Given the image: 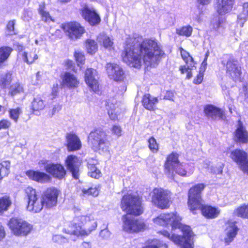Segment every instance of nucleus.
I'll return each instance as SVG.
<instances>
[{"instance_id": "f257e3e1", "label": "nucleus", "mask_w": 248, "mask_h": 248, "mask_svg": "<svg viewBox=\"0 0 248 248\" xmlns=\"http://www.w3.org/2000/svg\"><path fill=\"white\" fill-rule=\"evenodd\" d=\"M164 54L156 41L145 39L140 44L127 45L122 57L124 62L128 65L139 68L142 60L147 66L155 67Z\"/></svg>"}, {"instance_id": "f03ea898", "label": "nucleus", "mask_w": 248, "mask_h": 248, "mask_svg": "<svg viewBox=\"0 0 248 248\" xmlns=\"http://www.w3.org/2000/svg\"><path fill=\"white\" fill-rule=\"evenodd\" d=\"M181 218L176 214L169 213L160 215L154 219V222L161 226L170 225L172 230L180 229L183 233V237L175 234H170L167 231L163 230L159 232L164 237L173 242L175 244L181 246L183 248H193V233L189 226L180 222Z\"/></svg>"}, {"instance_id": "7ed1b4c3", "label": "nucleus", "mask_w": 248, "mask_h": 248, "mask_svg": "<svg viewBox=\"0 0 248 248\" xmlns=\"http://www.w3.org/2000/svg\"><path fill=\"white\" fill-rule=\"evenodd\" d=\"M121 207L123 211L127 213L123 216L124 230L128 232H135L145 229L146 225L141 220L135 219L131 215L139 216L143 212L140 198L132 194L125 195L122 198Z\"/></svg>"}, {"instance_id": "20e7f679", "label": "nucleus", "mask_w": 248, "mask_h": 248, "mask_svg": "<svg viewBox=\"0 0 248 248\" xmlns=\"http://www.w3.org/2000/svg\"><path fill=\"white\" fill-rule=\"evenodd\" d=\"M76 216L67 228L64 229L66 233L76 235H88L97 227V222L92 216H80L78 208L74 209Z\"/></svg>"}, {"instance_id": "39448f33", "label": "nucleus", "mask_w": 248, "mask_h": 248, "mask_svg": "<svg viewBox=\"0 0 248 248\" xmlns=\"http://www.w3.org/2000/svg\"><path fill=\"white\" fill-rule=\"evenodd\" d=\"M88 143L95 152L105 153L109 152L110 143L106 132L101 129L91 131L88 137Z\"/></svg>"}, {"instance_id": "423d86ee", "label": "nucleus", "mask_w": 248, "mask_h": 248, "mask_svg": "<svg viewBox=\"0 0 248 248\" xmlns=\"http://www.w3.org/2000/svg\"><path fill=\"white\" fill-rule=\"evenodd\" d=\"M186 164L181 163L178 160V155L172 153L170 155L164 165L165 172L169 177H173L174 172L184 176L186 174Z\"/></svg>"}, {"instance_id": "0eeeda50", "label": "nucleus", "mask_w": 248, "mask_h": 248, "mask_svg": "<svg viewBox=\"0 0 248 248\" xmlns=\"http://www.w3.org/2000/svg\"><path fill=\"white\" fill-rule=\"evenodd\" d=\"M204 187L205 185L203 184H198L189 190L188 205L190 211L194 214L202 207L201 194Z\"/></svg>"}, {"instance_id": "6e6552de", "label": "nucleus", "mask_w": 248, "mask_h": 248, "mask_svg": "<svg viewBox=\"0 0 248 248\" xmlns=\"http://www.w3.org/2000/svg\"><path fill=\"white\" fill-rule=\"evenodd\" d=\"M28 205L27 210L33 213H38L42 210L44 205L41 198L37 195L36 190L31 187L25 189Z\"/></svg>"}, {"instance_id": "1a4fd4ad", "label": "nucleus", "mask_w": 248, "mask_h": 248, "mask_svg": "<svg viewBox=\"0 0 248 248\" xmlns=\"http://www.w3.org/2000/svg\"><path fill=\"white\" fill-rule=\"evenodd\" d=\"M9 226L13 234L16 236H27L31 231L32 226L27 221L17 218H12Z\"/></svg>"}, {"instance_id": "9d476101", "label": "nucleus", "mask_w": 248, "mask_h": 248, "mask_svg": "<svg viewBox=\"0 0 248 248\" xmlns=\"http://www.w3.org/2000/svg\"><path fill=\"white\" fill-rule=\"evenodd\" d=\"M170 192L161 188H155L153 191L152 202L161 209L169 207L170 202Z\"/></svg>"}, {"instance_id": "9b49d317", "label": "nucleus", "mask_w": 248, "mask_h": 248, "mask_svg": "<svg viewBox=\"0 0 248 248\" xmlns=\"http://www.w3.org/2000/svg\"><path fill=\"white\" fill-rule=\"evenodd\" d=\"M225 66L227 74L234 81L239 80L241 75V67L237 60L229 59L226 62H222Z\"/></svg>"}, {"instance_id": "f8f14e48", "label": "nucleus", "mask_w": 248, "mask_h": 248, "mask_svg": "<svg viewBox=\"0 0 248 248\" xmlns=\"http://www.w3.org/2000/svg\"><path fill=\"white\" fill-rule=\"evenodd\" d=\"M80 14L82 17L91 25H96L101 21L99 15L93 7L85 5L81 9Z\"/></svg>"}, {"instance_id": "ddd939ff", "label": "nucleus", "mask_w": 248, "mask_h": 248, "mask_svg": "<svg viewBox=\"0 0 248 248\" xmlns=\"http://www.w3.org/2000/svg\"><path fill=\"white\" fill-rule=\"evenodd\" d=\"M230 156L244 172L248 174V158L246 152L236 149L232 152Z\"/></svg>"}, {"instance_id": "4468645a", "label": "nucleus", "mask_w": 248, "mask_h": 248, "mask_svg": "<svg viewBox=\"0 0 248 248\" xmlns=\"http://www.w3.org/2000/svg\"><path fill=\"white\" fill-rule=\"evenodd\" d=\"M63 29L69 37L72 40L79 38L84 33L83 27L79 23L76 22H69L63 26Z\"/></svg>"}, {"instance_id": "2eb2a0df", "label": "nucleus", "mask_w": 248, "mask_h": 248, "mask_svg": "<svg viewBox=\"0 0 248 248\" xmlns=\"http://www.w3.org/2000/svg\"><path fill=\"white\" fill-rule=\"evenodd\" d=\"M59 195L58 190L54 188L47 189L41 198L44 205L47 208L56 206Z\"/></svg>"}, {"instance_id": "dca6fc26", "label": "nucleus", "mask_w": 248, "mask_h": 248, "mask_svg": "<svg viewBox=\"0 0 248 248\" xmlns=\"http://www.w3.org/2000/svg\"><path fill=\"white\" fill-rule=\"evenodd\" d=\"M108 77L115 81H122L124 78V72L123 68L119 65L108 63L106 66Z\"/></svg>"}, {"instance_id": "f3484780", "label": "nucleus", "mask_w": 248, "mask_h": 248, "mask_svg": "<svg viewBox=\"0 0 248 248\" xmlns=\"http://www.w3.org/2000/svg\"><path fill=\"white\" fill-rule=\"evenodd\" d=\"M45 169L53 177L59 179H62L66 174L65 170L60 164L47 163L45 166Z\"/></svg>"}, {"instance_id": "a211bd4d", "label": "nucleus", "mask_w": 248, "mask_h": 248, "mask_svg": "<svg viewBox=\"0 0 248 248\" xmlns=\"http://www.w3.org/2000/svg\"><path fill=\"white\" fill-rule=\"evenodd\" d=\"M97 72L92 68L87 69L85 73V80L88 86L94 92L98 91L99 84Z\"/></svg>"}, {"instance_id": "6ab92c4d", "label": "nucleus", "mask_w": 248, "mask_h": 248, "mask_svg": "<svg viewBox=\"0 0 248 248\" xmlns=\"http://www.w3.org/2000/svg\"><path fill=\"white\" fill-rule=\"evenodd\" d=\"M65 163L68 170L72 173L73 177L77 179L79 176V167L80 160L76 156L70 155L67 156Z\"/></svg>"}, {"instance_id": "aec40b11", "label": "nucleus", "mask_w": 248, "mask_h": 248, "mask_svg": "<svg viewBox=\"0 0 248 248\" xmlns=\"http://www.w3.org/2000/svg\"><path fill=\"white\" fill-rule=\"evenodd\" d=\"M234 139L236 141L245 143L248 142V132L243 123L238 120L234 133Z\"/></svg>"}, {"instance_id": "412c9836", "label": "nucleus", "mask_w": 248, "mask_h": 248, "mask_svg": "<svg viewBox=\"0 0 248 248\" xmlns=\"http://www.w3.org/2000/svg\"><path fill=\"white\" fill-rule=\"evenodd\" d=\"M66 139L68 151H75L81 149L82 146L81 142L76 134L73 133H67Z\"/></svg>"}, {"instance_id": "4be33fe9", "label": "nucleus", "mask_w": 248, "mask_h": 248, "mask_svg": "<svg viewBox=\"0 0 248 248\" xmlns=\"http://www.w3.org/2000/svg\"><path fill=\"white\" fill-rule=\"evenodd\" d=\"M204 111L207 117L214 120L224 119L225 117L224 112L221 109L213 105L206 106Z\"/></svg>"}, {"instance_id": "5701e85b", "label": "nucleus", "mask_w": 248, "mask_h": 248, "mask_svg": "<svg viewBox=\"0 0 248 248\" xmlns=\"http://www.w3.org/2000/svg\"><path fill=\"white\" fill-rule=\"evenodd\" d=\"M238 229L235 222H228L226 224V228L225 230L226 236L224 238L225 243L229 245L235 237Z\"/></svg>"}, {"instance_id": "b1692460", "label": "nucleus", "mask_w": 248, "mask_h": 248, "mask_svg": "<svg viewBox=\"0 0 248 248\" xmlns=\"http://www.w3.org/2000/svg\"><path fill=\"white\" fill-rule=\"evenodd\" d=\"M79 81L77 78L69 72H65L62 78V85L63 87L74 88L78 87Z\"/></svg>"}, {"instance_id": "393cba45", "label": "nucleus", "mask_w": 248, "mask_h": 248, "mask_svg": "<svg viewBox=\"0 0 248 248\" xmlns=\"http://www.w3.org/2000/svg\"><path fill=\"white\" fill-rule=\"evenodd\" d=\"M233 0H217L216 8L218 14L224 15L231 11Z\"/></svg>"}, {"instance_id": "a878e982", "label": "nucleus", "mask_w": 248, "mask_h": 248, "mask_svg": "<svg viewBox=\"0 0 248 248\" xmlns=\"http://www.w3.org/2000/svg\"><path fill=\"white\" fill-rule=\"evenodd\" d=\"M45 107V101L40 95L34 96L30 107L34 114L38 115L40 111L43 110Z\"/></svg>"}, {"instance_id": "bb28decb", "label": "nucleus", "mask_w": 248, "mask_h": 248, "mask_svg": "<svg viewBox=\"0 0 248 248\" xmlns=\"http://www.w3.org/2000/svg\"><path fill=\"white\" fill-rule=\"evenodd\" d=\"M26 174L30 179L40 183L48 182L50 179L48 174L39 171L30 170Z\"/></svg>"}, {"instance_id": "cd10ccee", "label": "nucleus", "mask_w": 248, "mask_h": 248, "mask_svg": "<svg viewBox=\"0 0 248 248\" xmlns=\"http://www.w3.org/2000/svg\"><path fill=\"white\" fill-rule=\"evenodd\" d=\"M181 56L186 62V65L180 67V71L182 74H184L185 70L187 71L194 67V62L193 58L186 50L182 49L181 50Z\"/></svg>"}, {"instance_id": "c85d7f7f", "label": "nucleus", "mask_w": 248, "mask_h": 248, "mask_svg": "<svg viewBox=\"0 0 248 248\" xmlns=\"http://www.w3.org/2000/svg\"><path fill=\"white\" fill-rule=\"evenodd\" d=\"M199 210L201 211L203 216L208 218H216L220 213V211L217 208L211 206L203 205L202 203V207Z\"/></svg>"}, {"instance_id": "c756f323", "label": "nucleus", "mask_w": 248, "mask_h": 248, "mask_svg": "<svg viewBox=\"0 0 248 248\" xmlns=\"http://www.w3.org/2000/svg\"><path fill=\"white\" fill-rule=\"evenodd\" d=\"M158 100L157 97L151 96L150 94H145L142 100V104L143 107L149 110H154L155 109V105Z\"/></svg>"}, {"instance_id": "7c9ffc66", "label": "nucleus", "mask_w": 248, "mask_h": 248, "mask_svg": "<svg viewBox=\"0 0 248 248\" xmlns=\"http://www.w3.org/2000/svg\"><path fill=\"white\" fill-rule=\"evenodd\" d=\"M97 41L101 45H103L107 49L110 50L113 48V42L104 33H101L98 35Z\"/></svg>"}, {"instance_id": "2f4dec72", "label": "nucleus", "mask_w": 248, "mask_h": 248, "mask_svg": "<svg viewBox=\"0 0 248 248\" xmlns=\"http://www.w3.org/2000/svg\"><path fill=\"white\" fill-rule=\"evenodd\" d=\"M35 49H32L30 53L23 52L20 53L23 61L29 64H32L38 59V55L35 53Z\"/></svg>"}, {"instance_id": "473e14b6", "label": "nucleus", "mask_w": 248, "mask_h": 248, "mask_svg": "<svg viewBox=\"0 0 248 248\" xmlns=\"http://www.w3.org/2000/svg\"><path fill=\"white\" fill-rule=\"evenodd\" d=\"M12 74L7 71L0 72V85L4 88L8 86L12 81Z\"/></svg>"}, {"instance_id": "72a5a7b5", "label": "nucleus", "mask_w": 248, "mask_h": 248, "mask_svg": "<svg viewBox=\"0 0 248 248\" xmlns=\"http://www.w3.org/2000/svg\"><path fill=\"white\" fill-rule=\"evenodd\" d=\"M13 49L8 46H3L0 47V66L8 59Z\"/></svg>"}, {"instance_id": "f704fd0d", "label": "nucleus", "mask_w": 248, "mask_h": 248, "mask_svg": "<svg viewBox=\"0 0 248 248\" xmlns=\"http://www.w3.org/2000/svg\"><path fill=\"white\" fill-rule=\"evenodd\" d=\"M38 12L41 16L42 20L44 22L47 23L51 21H54V20L50 16L49 12L45 10V2H43L40 4L38 8Z\"/></svg>"}, {"instance_id": "c9c22d12", "label": "nucleus", "mask_w": 248, "mask_h": 248, "mask_svg": "<svg viewBox=\"0 0 248 248\" xmlns=\"http://www.w3.org/2000/svg\"><path fill=\"white\" fill-rule=\"evenodd\" d=\"M12 204V201L10 197L4 196L0 198V214H3L7 211Z\"/></svg>"}, {"instance_id": "e433bc0d", "label": "nucleus", "mask_w": 248, "mask_h": 248, "mask_svg": "<svg viewBox=\"0 0 248 248\" xmlns=\"http://www.w3.org/2000/svg\"><path fill=\"white\" fill-rule=\"evenodd\" d=\"M233 214L238 217L248 218V204H244L238 207L233 212Z\"/></svg>"}, {"instance_id": "4c0bfd02", "label": "nucleus", "mask_w": 248, "mask_h": 248, "mask_svg": "<svg viewBox=\"0 0 248 248\" xmlns=\"http://www.w3.org/2000/svg\"><path fill=\"white\" fill-rule=\"evenodd\" d=\"M243 11L238 16V23L241 27H243L244 23L248 17V2L244 3L243 6Z\"/></svg>"}, {"instance_id": "58836bf2", "label": "nucleus", "mask_w": 248, "mask_h": 248, "mask_svg": "<svg viewBox=\"0 0 248 248\" xmlns=\"http://www.w3.org/2000/svg\"><path fill=\"white\" fill-rule=\"evenodd\" d=\"M85 47L87 52L92 55L94 54L98 49L97 45L95 41L90 39L86 41Z\"/></svg>"}, {"instance_id": "ea45409f", "label": "nucleus", "mask_w": 248, "mask_h": 248, "mask_svg": "<svg viewBox=\"0 0 248 248\" xmlns=\"http://www.w3.org/2000/svg\"><path fill=\"white\" fill-rule=\"evenodd\" d=\"M10 163L8 161L0 163V180L6 176L9 173Z\"/></svg>"}, {"instance_id": "a19ab883", "label": "nucleus", "mask_w": 248, "mask_h": 248, "mask_svg": "<svg viewBox=\"0 0 248 248\" xmlns=\"http://www.w3.org/2000/svg\"><path fill=\"white\" fill-rule=\"evenodd\" d=\"M192 31L193 29L192 27L189 25H187L177 29L176 30V33L179 35L189 37L191 36Z\"/></svg>"}, {"instance_id": "79ce46f5", "label": "nucleus", "mask_w": 248, "mask_h": 248, "mask_svg": "<svg viewBox=\"0 0 248 248\" xmlns=\"http://www.w3.org/2000/svg\"><path fill=\"white\" fill-rule=\"evenodd\" d=\"M88 168L89 170L88 173L89 176L94 178H98L100 177V171L94 164L88 163Z\"/></svg>"}, {"instance_id": "37998d69", "label": "nucleus", "mask_w": 248, "mask_h": 248, "mask_svg": "<svg viewBox=\"0 0 248 248\" xmlns=\"http://www.w3.org/2000/svg\"><path fill=\"white\" fill-rule=\"evenodd\" d=\"M82 193L84 196H93L96 197L99 194V190L98 188L95 186H92L88 188H83L82 189Z\"/></svg>"}, {"instance_id": "c03bdc74", "label": "nucleus", "mask_w": 248, "mask_h": 248, "mask_svg": "<svg viewBox=\"0 0 248 248\" xmlns=\"http://www.w3.org/2000/svg\"><path fill=\"white\" fill-rule=\"evenodd\" d=\"M10 117L15 122H17L19 115L22 113V109L20 107L16 108L10 109L9 110Z\"/></svg>"}, {"instance_id": "a18cd8bd", "label": "nucleus", "mask_w": 248, "mask_h": 248, "mask_svg": "<svg viewBox=\"0 0 248 248\" xmlns=\"http://www.w3.org/2000/svg\"><path fill=\"white\" fill-rule=\"evenodd\" d=\"M23 92V88L19 83H16L11 87L10 93L12 96H15Z\"/></svg>"}, {"instance_id": "49530a36", "label": "nucleus", "mask_w": 248, "mask_h": 248, "mask_svg": "<svg viewBox=\"0 0 248 248\" xmlns=\"http://www.w3.org/2000/svg\"><path fill=\"white\" fill-rule=\"evenodd\" d=\"M118 105L117 104V101L114 98H111L108 99L106 102V109L108 111V108H111L113 111L118 109Z\"/></svg>"}, {"instance_id": "de8ad7c7", "label": "nucleus", "mask_w": 248, "mask_h": 248, "mask_svg": "<svg viewBox=\"0 0 248 248\" xmlns=\"http://www.w3.org/2000/svg\"><path fill=\"white\" fill-rule=\"evenodd\" d=\"M16 24V21L12 20L9 21L7 24V35H11L16 33L15 31V25Z\"/></svg>"}, {"instance_id": "09e8293b", "label": "nucleus", "mask_w": 248, "mask_h": 248, "mask_svg": "<svg viewBox=\"0 0 248 248\" xmlns=\"http://www.w3.org/2000/svg\"><path fill=\"white\" fill-rule=\"evenodd\" d=\"M43 72L38 71L36 73L35 76L32 77V83L33 85H39L42 81L43 77Z\"/></svg>"}, {"instance_id": "8fccbe9b", "label": "nucleus", "mask_w": 248, "mask_h": 248, "mask_svg": "<svg viewBox=\"0 0 248 248\" xmlns=\"http://www.w3.org/2000/svg\"><path fill=\"white\" fill-rule=\"evenodd\" d=\"M74 56L75 57L78 65L79 63L82 64L85 61V58L83 53L78 50L75 52Z\"/></svg>"}, {"instance_id": "3c124183", "label": "nucleus", "mask_w": 248, "mask_h": 248, "mask_svg": "<svg viewBox=\"0 0 248 248\" xmlns=\"http://www.w3.org/2000/svg\"><path fill=\"white\" fill-rule=\"evenodd\" d=\"M149 147L153 152H156L158 149V144L154 137L150 138L148 140Z\"/></svg>"}, {"instance_id": "603ef678", "label": "nucleus", "mask_w": 248, "mask_h": 248, "mask_svg": "<svg viewBox=\"0 0 248 248\" xmlns=\"http://www.w3.org/2000/svg\"><path fill=\"white\" fill-rule=\"evenodd\" d=\"M62 109V105L59 104L54 105L52 109H50L48 115L50 117H52L55 114L58 113Z\"/></svg>"}, {"instance_id": "864d4df0", "label": "nucleus", "mask_w": 248, "mask_h": 248, "mask_svg": "<svg viewBox=\"0 0 248 248\" xmlns=\"http://www.w3.org/2000/svg\"><path fill=\"white\" fill-rule=\"evenodd\" d=\"M112 134L116 136L117 137H119L122 135V129L121 127L117 124L113 125L111 128Z\"/></svg>"}, {"instance_id": "5fc2aeb1", "label": "nucleus", "mask_w": 248, "mask_h": 248, "mask_svg": "<svg viewBox=\"0 0 248 248\" xmlns=\"http://www.w3.org/2000/svg\"><path fill=\"white\" fill-rule=\"evenodd\" d=\"M54 242L62 244L67 242V239L61 235H55L52 237Z\"/></svg>"}, {"instance_id": "6e6d98bb", "label": "nucleus", "mask_w": 248, "mask_h": 248, "mask_svg": "<svg viewBox=\"0 0 248 248\" xmlns=\"http://www.w3.org/2000/svg\"><path fill=\"white\" fill-rule=\"evenodd\" d=\"M111 108H108V114L111 120L115 121L118 119V109L116 110L115 111H113Z\"/></svg>"}, {"instance_id": "4d7b16f0", "label": "nucleus", "mask_w": 248, "mask_h": 248, "mask_svg": "<svg viewBox=\"0 0 248 248\" xmlns=\"http://www.w3.org/2000/svg\"><path fill=\"white\" fill-rule=\"evenodd\" d=\"M111 235L110 232L107 228L102 230L100 232V236L103 239H108Z\"/></svg>"}, {"instance_id": "13d9d810", "label": "nucleus", "mask_w": 248, "mask_h": 248, "mask_svg": "<svg viewBox=\"0 0 248 248\" xmlns=\"http://www.w3.org/2000/svg\"><path fill=\"white\" fill-rule=\"evenodd\" d=\"M11 125V123L7 120H2L0 121V130L1 129H6Z\"/></svg>"}, {"instance_id": "bf43d9fd", "label": "nucleus", "mask_w": 248, "mask_h": 248, "mask_svg": "<svg viewBox=\"0 0 248 248\" xmlns=\"http://www.w3.org/2000/svg\"><path fill=\"white\" fill-rule=\"evenodd\" d=\"M174 96V93L171 91H167L165 95L164 96V99H167L171 101H173V98Z\"/></svg>"}, {"instance_id": "052dcab7", "label": "nucleus", "mask_w": 248, "mask_h": 248, "mask_svg": "<svg viewBox=\"0 0 248 248\" xmlns=\"http://www.w3.org/2000/svg\"><path fill=\"white\" fill-rule=\"evenodd\" d=\"M207 65V63L206 62V59H204L203 61L202 62L201 64V67L200 68V71H199L200 73L203 74V73L205 72V71L206 69Z\"/></svg>"}, {"instance_id": "680f3d73", "label": "nucleus", "mask_w": 248, "mask_h": 248, "mask_svg": "<svg viewBox=\"0 0 248 248\" xmlns=\"http://www.w3.org/2000/svg\"><path fill=\"white\" fill-rule=\"evenodd\" d=\"M203 74L200 73L199 72V74L197 76L196 78L194 79L193 82L195 84L201 83L203 79Z\"/></svg>"}, {"instance_id": "e2e57ef3", "label": "nucleus", "mask_w": 248, "mask_h": 248, "mask_svg": "<svg viewBox=\"0 0 248 248\" xmlns=\"http://www.w3.org/2000/svg\"><path fill=\"white\" fill-rule=\"evenodd\" d=\"M16 50H17L18 51L19 55L20 56H21L20 53H22L23 52H25L24 51L25 47L22 45L17 43V44L16 45Z\"/></svg>"}, {"instance_id": "0e129e2a", "label": "nucleus", "mask_w": 248, "mask_h": 248, "mask_svg": "<svg viewBox=\"0 0 248 248\" xmlns=\"http://www.w3.org/2000/svg\"><path fill=\"white\" fill-rule=\"evenodd\" d=\"M6 235L4 227L0 225V242L5 238Z\"/></svg>"}, {"instance_id": "69168bd1", "label": "nucleus", "mask_w": 248, "mask_h": 248, "mask_svg": "<svg viewBox=\"0 0 248 248\" xmlns=\"http://www.w3.org/2000/svg\"><path fill=\"white\" fill-rule=\"evenodd\" d=\"M79 248H91V245L89 243L83 242L80 245Z\"/></svg>"}, {"instance_id": "338daca9", "label": "nucleus", "mask_w": 248, "mask_h": 248, "mask_svg": "<svg viewBox=\"0 0 248 248\" xmlns=\"http://www.w3.org/2000/svg\"><path fill=\"white\" fill-rule=\"evenodd\" d=\"M198 2L202 5H207L211 1V0H197Z\"/></svg>"}, {"instance_id": "774afa93", "label": "nucleus", "mask_w": 248, "mask_h": 248, "mask_svg": "<svg viewBox=\"0 0 248 248\" xmlns=\"http://www.w3.org/2000/svg\"><path fill=\"white\" fill-rule=\"evenodd\" d=\"M74 64V62L72 61H70V60H67L66 62H65V64L68 67V68H71L73 65Z\"/></svg>"}]
</instances>
